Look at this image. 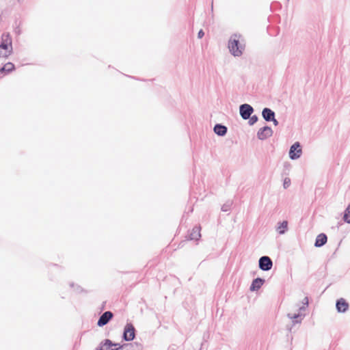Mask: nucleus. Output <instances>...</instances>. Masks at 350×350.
I'll use <instances>...</instances> for the list:
<instances>
[{"mask_svg": "<svg viewBox=\"0 0 350 350\" xmlns=\"http://www.w3.org/2000/svg\"><path fill=\"white\" fill-rule=\"evenodd\" d=\"M254 112V108L249 104L244 103L239 106V113L242 119L246 120Z\"/></svg>", "mask_w": 350, "mask_h": 350, "instance_id": "39448f33", "label": "nucleus"}, {"mask_svg": "<svg viewBox=\"0 0 350 350\" xmlns=\"http://www.w3.org/2000/svg\"><path fill=\"white\" fill-rule=\"evenodd\" d=\"M302 150L299 142H295L290 148L289 158L292 160H296L301 156Z\"/></svg>", "mask_w": 350, "mask_h": 350, "instance_id": "7ed1b4c3", "label": "nucleus"}, {"mask_svg": "<svg viewBox=\"0 0 350 350\" xmlns=\"http://www.w3.org/2000/svg\"><path fill=\"white\" fill-rule=\"evenodd\" d=\"M336 310L339 313H344L349 309L348 302L343 298H340L336 303Z\"/></svg>", "mask_w": 350, "mask_h": 350, "instance_id": "9b49d317", "label": "nucleus"}, {"mask_svg": "<svg viewBox=\"0 0 350 350\" xmlns=\"http://www.w3.org/2000/svg\"><path fill=\"white\" fill-rule=\"evenodd\" d=\"M287 316H288V317L289 319H293V323L294 324H295V323H301V317L302 316V314H301V313L295 314H291L288 313V314H287Z\"/></svg>", "mask_w": 350, "mask_h": 350, "instance_id": "6ab92c4d", "label": "nucleus"}, {"mask_svg": "<svg viewBox=\"0 0 350 350\" xmlns=\"http://www.w3.org/2000/svg\"><path fill=\"white\" fill-rule=\"evenodd\" d=\"M327 241V237L325 233H321L316 237L314 246L316 247H321L323 246Z\"/></svg>", "mask_w": 350, "mask_h": 350, "instance_id": "4468645a", "label": "nucleus"}, {"mask_svg": "<svg viewBox=\"0 0 350 350\" xmlns=\"http://www.w3.org/2000/svg\"><path fill=\"white\" fill-rule=\"evenodd\" d=\"M70 286L71 287H75V284L73 283H72V284H70Z\"/></svg>", "mask_w": 350, "mask_h": 350, "instance_id": "72a5a7b5", "label": "nucleus"}, {"mask_svg": "<svg viewBox=\"0 0 350 350\" xmlns=\"http://www.w3.org/2000/svg\"><path fill=\"white\" fill-rule=\"evenodd\" d=\"M291 185V180L288 178H286L284 180L283 187L284 189L288 188Z\"/></svg>", "mask_w": 350, "mask_h": 350, "instance_id": "b1692460", "label": "nucleus"}, {"mask_svg": "<svg viewBox=\"0 0 350 350\" xmlns=\"http://www.w3.org/2000/svg\"><path fill=\"white\" fill-rule=\"evenodd\" d=\"M213 131L218 136L223 137L227 133L228 128L226 126L218 123L214 126Z\"/></svg>", "mask_w": 350, "mask_h": 350, "instance_id": "2eb2a0df", "label": "nucleus"}, {"mask_svg": "<svg viewBox=\"0 0 350 350\" xmlns=\"http://www.w3.org/2000/svg\"><path fill=\"white\" fill-rule=\"evenodd\" d=\"M278 227L276 228L279 234H284L288 230V221L284 220L282 222H279L278 224Z\"/></svg>", "mask_w": 350, "mask_h": 350, "instance_id": "a211bd4d", "label": "nucleus"}, {"mask_svg": "<svg viewBox=\"0 0 350 350\" xmlns=\"http://www.w3.org/2000/svg\"><path fill=\"white\" fill-rule=\"evenodd\" d=\"M15 69L16 68L14 64L9 62L0 68V71H1L2 73L9 74L15 70Z\"/></svg>", "mask_w": 350, "mask_h": 350, "instance_id": "f3484780", "label": "nucleus"}, {"mask_svg": "<svg viewBox=\"0 0 350 350\" xmlns=\"http://www.w3.org/2000/svg\"><path fill=\"white\" fill-rule=\"evenodd\" d=\"M303 304L304 306H308V298L306 297L303 300Z\"/></svg>", "mask_w": 350, "mask_h": 350, "instance_id": "cd10ccee", "label": "nucleus"}, {"mask_svg": "<svg viewBox=\"0 0 350 350\" xmlns=\"http://www.w3.org/2000/svg\"><path fill=\"white\" fill-rule=\"evenodd\" d=\"M14 31L18 35L21 34V29L19 27H16Z\"/></svg>", "mask_w": 350, "mask_h": 350, "instance_id": "c85d7f7f", "label": "nucleus"}, {"mask_svg": "<svg viewBox=\"0 0 350 350\" xmlns=\"http://www.w3.org/2000/svg\"><path fill=\"white\" fill-rule=\"evenodd\" d=\"M239 37L237 34H233L228 41L229 51L234 57H240L245 49V44L240 42Z\"/></svg>", "mask_w": 350, "mask_h": 350, "instance_id": "f257e3e1", "label": "nucleus"}, {"mask_svg": "<svg viewBox=\"0 0 350 350\" xmlns=\"http://www.w3.org/2000/svg\"><path fill=\"white\" fill-rule=\"evenodd\" d=\"M273 261L268 256H262L258 260V267L264 271H268L272 269Z\"/></svg>", "mask_w": 350, "mask_h": 350, "instance_id": "20e7f679", "label": "nucleus"}, {"mask_svg": "<svg viewBox=\"0 0 350 350\" xmlns=\"http://www.w3.org/2000/svg\"><path fill=\"white\" fill-rule=\"evenodd\" d=\"M135 328L131 323H127L124 328L122 339L125 341H131L135 337Z\"/></svg>", "mask_w": 350, "mask_h": 350, "instance_id": "f03ea898", "label": "nucleus"}, {"mask_svg": "<svg viewBox=\"0 0 350 350\" xmlns=\"http://www.w3.org/2000/svg\"><path fill=\"white\" fill-rule=\"evenodd\" d=\"M248 120H249L248 124L250 126H252L257 122V121L258 120V117L256 115H253V116L251 115L250 118Z\"/></svg>", "mask_w": 350, "mask_h": 350, "instance_id": "4be33fe9", "label": "nucleus"}, {"mask_svg": "<svg viewBox=\"0 0 350 350\" xmlns=\"http://www.w3.org/2000/svg\"><path fill=\"white\" fill-rule=\"evenodd\" d=\"M18 3H21L23 1V0H17Z\"/></svg>", "mask_w": 350, "mask_h": 350, "instance_id": "c9c22d12", "label": "nucleus"}, {"mask_svg": "<svg viewBox=\"0 0 350 350\" xmlns=\"http://www.w3.org/2000/svg\"><path fill=\"white\" fill-rule=\"evenodd\" d=\"M113 350H125V349L123 347H122V345L119 344V345L116 347Z\"/></svg>", "mask_w": 350, "mask_h": 350, "instance_id": "bb28decb", "label": "nucleus"}, {"mask_svg": "<svg viewBox=\"0 0 350 350\" xmlns=\"http://www.w3.org/2000/svg\"><path fill=\"white\" fill-rule=\"evenodd\" d=\"M273 130L269 126H265L262 128H260L258 132H257V137L260 140H265L267 139L268 137L272 136L273 135Z\"/></svg>", "mask_w": 350, "mask_h": 350, "instance_id": "423d86ee", "label": "nucleus"}, {"mask_svg": "<svg viewBox=\"0 0 350 350\" xmlns=\"http://www.w3.org/2000/svg\"><path fill=\"white\" fill-rule=\"evenodd\" d=\"M232 205V201H227L225 204H224L221 206V211L223 212L229 211L231 209V206Z\"/></svg>", "mask_w": 350, "mask_h": 350, "instance_id": "412c9836", "label": "nucleus"}, {"mask_svg": "<svg viewBox=\"0 0 350 350\" xmlns=\"http://www.w3.org/2000/svg\"><path fill=\"white\" fill-rule=\"evenodd\" d=\"M342 224V221H339L338 223V228H339L340 226H341Z\"/></svg>", "mask_w": 350, "mask_h": 350, "instance_id": "473e14b6", "label": "nucleus"}, {"mask_svg": "<svg viewBox=\"0 0 350 350\" xmlns=\"http://www.w3.org/2000/svg\"><path fill=\"white\" fill-rule=\"evenodd\" d=\"M119 345L118 343L113 342L109 339H105L102 341L95 350H113L114 348Z\"/></svg>", "mask_w": 350, "mask_h": 350, "instance_id": "6e6552de", "label": "nucleus"}, {"mask_svg": "<svg viewBox=\"0 0 350 350\" xmlns=\"http://www.w3.org/2000/svg\"><path fill=\"white\" fill-rule=\"evenodd\" d=\"M12 44V40L10 33H3L1 36V40L0 42V48L3 49H8L9 46Z\"/></svg>", "mask_w": 350, "mask_h": 350, "instance_id": "1a4fd4ad", "label": "nucleus"}, {"mask_svg": "<svg viewBox=\"0 0 350 350\" xmlns=\"http://www.w3.org/2000/svg\"><path fill=\"white\" fill-rule=\"evenodd\" d=\"M265 282V279L261 278H256L252 280L250 290L251 291H257L261 288Z\"/></svg>", "mask_w": 350, "mask_h": 350, "instance_id": "ddd939ff", "label": "nucleus"}, {"mask_svg": "<svg viewBox=\"0 0 350 350\" xmlns=\"http://www.w3.org/2000/svg\"><path fill=\"white\" fill-rule=\"evenodd\" d=\"M343 220L347 224H350V204L347 206L344 212Z\"/></svg>", "mask_w": 350, "mask_h": 350, "instance_id": "aec40b11", "label": "nucleus"}, {"mask_svg": "<svg viewBox=\"0 0 350 350\" xmlns=\"http://www.w3.org/2000/svg\"><path fill=\"white\" fill-rule=\"evenodd\" d=\"M76 288H75V291L77 292V293H81L83 291V289L80 286H75Z\"/></svg>", "mask_w": 350, "mask_h": 350, "instance_id": "a878e982", "label": "nucleus"}, {"mask_svg": "<svg viewBox=\"0 0 350 350\" xmlns=\"http://www.w3.org/2000/svg\"><path fill=\"white\" fill-rule=\"evenodd\" d=\"M306 308H305V306H303L299 308V313H301V312L303 310H305Z\"/></svg>", "mask_w": 350, "mask_h": 350, "instance_id": "7c9ffc66", "label": "nucleus"}, {"mask_svg": "<svg viewBox=\"0 0 350 350\" xmlns=\"http://www.w3.org/2000/svg\"><path fill=\"white\" fill-rule=\"evenodd\" d=\"M271 122H273V124H274L275 126H277V125H278V124H279L278 121L275 119V117H274L273 120H271Z\"/></svg>", "mask_w": 350, "mask_h": 350, "instance_id": "c756f323", "label": "nucleus"}, {"mask_svg": "<svg viewBox=\"0 0 350 350\" xmlns=\"http://www.w3.org/2000/svg\"><path fill=\"white\" fill-rule=\"evenodd\" d=\"M125 350H142L143 346L141 343L133 342L122 345Z\"/></svg>", "mask_w": 350, "mask_h": 350, "instance_id": "dca6fc26", "label": "nucleus"}, {"mask_svg": "<svg viewBox=\"0 0 350 350\" xmlns=\"http://www.w3.org/2000/svg\"><path fill=\"white\" fill-rule=\"evenodd\" d=\"M0 73H2L1 71H0Z\"/></svg>", "mask_w": 350, "mask_h": 350, "instance_id": "e433bc0d", "label": "nucleus"}, {"mask_svg": "<svg viewBox=\"0 0 350 350\" xmlns=\"http://www.w3.org/2000/svg\"><path fill=\"white\" fill-rule=\"evenodd\" d=\"M2 49H3L2 48H0V57H3V53H4L2 52Z\"/></svg>", "mask_w": 350, "mask_h": 350, "instance_id": "2f4dec72", "label": "nucleus"}, {"mask_svg": "<svg viewBox=\"0 0 350 350\" xmlns=\"http://www.w3.org/2000/svg\"><path fill=\"white\" fill-rule=\"evenodd\" d=\"M113 317V314L111 311H106L103 312L99 317L97 325L98 327H103L107 325Z\"/></svg>", "mask_w": 350, "mask_h": 350, "instance_id": "0eeeda50", "label": "nucleus"}, {"mask_svg": "<svg viewBox=\"0 0 350 350\" xmlns=\"http://www.w3.org/2000/svg\"><path fill=\"white\" fill-rule=\"evenodd\" d=\"M105 302H103V304H102L103 308L105 307Z\"/></svg>", "mask_w": 350, "mask_h": 350, "instance_id": "f704fd0d", "label": "nucleus"}, {"mask_svg": "<svg viewBox=\"0 0 350 350\" xmlns=\"http://www.w3.org/2000/svg\"><path fill=\"white\" fill-rule=\"evenodd\" d=\"M5 51V53H3V57H8L12 53H13V47H12V44L11 45V46H9V49H4Z\"/></svg>", "mask_w": 350, "mask_h": 350, "instance_id": "5701e85b", "label": "nucleus"}, {"mask_svg": "<svg viewBox=\"0 0 350 350\" xmlns=\"http://www.w3.org/2000/svg\"><path fill=\"white\" fill-rule=\"evenodd\" d=\"M262 116L266 122H271L275 117V113L270 108L265 107L262 111Z\"/></svg>", "mask_w": 350, "mask_h": 350, "instance_id": "f8f14e48", "label": "nucleus"}, {"mask_svg": "<svg viewBox=\"0 0 350 350\" xmlns=\"http://www.w3.org/2000/svg\"><path fill=\"white\" fill-rule=\"evenodd\" d=\"M200 230L201 228L199 226H196L193 228L192 230L188 233V234L186 236V240L187 241H192L195 240L197 241L201 237L200 234Z\"/></svg>", "mask_w": 350, "mask_h": 350, "instance_id": "9d476101", "label": "nucleus"}, {"mask_svg": "<svg viewBox=\"0 0 350 350\" xmlns=\"http://www.w3.org/2000/svg\"><path fill=\"white\" fill-rule=\"evenodd\" d=\"M204 35V32L203 31L202 29H200L198 33V38H202Z\"/></svg>", "mask_w": 350, "mask_h": 350, "instance_id": "393cba45", "label": "nucleus"}]
</instances>
